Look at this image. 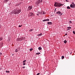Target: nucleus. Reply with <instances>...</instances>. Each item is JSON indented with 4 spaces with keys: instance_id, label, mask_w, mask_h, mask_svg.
Wrapping results in <instances>:
<instances>
[{
    "instance_id": "b1692460",
    "label": "nucleus",
    "mask_w": 75,
    "mask_h": 75,
    "mask_svg": "<svg viewBox=\"0 0 75 75\" xmlns=\"http://www.w3.org/2000/svg\"><path fill=\"white\" fill-rule=\"evenodd\" d=\"M33 49L32 48H31L30 49V51H33Z\"/></svg>"
},
{
    "instance_id": "412c9836",
    "label": "nucleus",
    "mask_w": 75,
    "mask_h": 75,
    "mask_svg": "<svg viewBox=\"0 0 75 75\" xmlns=\"http://www.w3.org/2000/svg\"><path fill=\"white\" fill-rule=\"evenodd\" d=\"M33 29H31L29 30V31L30 32H31V31H33Z\"/></svg>"
},
{
    "instance_id": "f257e3e1",
    "label": "nucleus",
    "mask_w": 75,
    "mask_h": 75,
    "mask_svg": "<svg viewBox=\"0 0 75 75\" xmlns=\"http://www.w3.org/2000/svg\"><path fill=\"white\" fill-rule=\"evenodd\" d=\"M64 4H62L60 3L59 2H56L54 4V6L55 7H59L62 6H63Z\"/></svg>"
},
{
    "instance_id": "bb28decb",
    "label": "nucleus",
    "mask_w": 75,
    "mask_h": 75,
    "mask_svg": "<svg viewBox=\"0 0 75 75\" xmlns=\"http://www.w3.org/2000/svg\"><path fill=\"white\" fill-rule=\"evenodd\" d=\"M64 56H62V59H64Z\"/></svg>"
},
{
    "instance_id": "a211bd4d",
    "label": "nucleus",
    "mask_w": 75,
    "mask_h": 75,
    "mask_svg": "<svg viewBox=\"0 0 75 75\" xmlns=\"http://www.w3.org/2000/svg\"><path fill=\"white\" fill-rule=\"evenodd\" d=\"M3 40V38L0 37V41H1Z\"/></svg>"
},
{
    "instance_id": "7ed1b4c3",
    "label": "nucleus",
    "mask_w": 75,
    "mask_h": 75,
    "mask_svg": "<svg viewBox=\"0 0 75 75\" xmlns=\"http://www.w3.org/2000/svg\"><path fill=\"white\" fill-rule=\"evenodd\" d=\"M56 14H58V16H62V13L60 11H58L56 13Z\"/></svg>"
},
{
    "instance_id": "4468645a",
    "label": "nucleus",
    "mask_w": 75,
    "mask_h": 75,
    "mask_svg": "<svg viewBox=\"0 0 75 75\" xmlns=\"http://www.w3.org/2000/svg\"><path fill=\"white\" fill-rule=\"evenodd\" d=\"M42 35V33H40V34L38 35V36H41Z\"/></svg>"
},
{
    "instance_id": "f03ea898",
    "label": "nucleus",
    "mask_w": 75,
    "mask_h": 75,
    "mask_svg": "<svg viewBox=\"0 0 75 75\" xmlns=\"http://www.w3.org/2000/svg\"><path fill=\"white\" fill-rule=\"evenodd\" d=\"M21 11V10L19 9H16L14 11V12H13V14H19Z\"/></svg>"
},
{
    "instance_id": "aec40b11",
    "label": "nucleus",
    "mask_w": 75,
    "mask_h": 75,
    "mask_svg": "<svg viewBox=\"0 0 75 75\" xmlns=\"http://www.w3.org/2000/svg\"><path fill=\"white\" fill-rule=\"evenodd\" d=\"M41 54V53H40V52H39V53H36V55H39V54Z\"/></svg>"
},
{
    "instance_id": "473e14b6",
    "label": "nucleus",
    "mask_w": 75,
    "mask_h": 75,
    "mask_svg": "<svg viewBox=\"0 0 75 75\" xmlns=\"http://www.w3.org/2000/svg\"><path fill=\"white\" fill-rule=\"evenodd\" d=\"M71 4H74V2H72Z\"/></svg>"
},
{
    "instance_id": "f3484780",
    "label": "nucleus",
    "mask_w": 75,
    "mask_h": 75,
    "mask_svg": "<svg viewBox=\"0 0 75 75\" xmlns=\"http://www.w3.org/2000/svg\"><path fill=\"white\" fill-rule=\"evenodd\" d=\"M67 9H71V8L69 7V6H68L67 7Z\"/></svg>"
},
{
    "instance_id": "a878e982",
    "label": "nucleus",
    "mask_w": 75,
    "mask_h": 75,
    "mask_svg": "<svg viewBox=\"0 0 75 75\" xmlns=\"http://www.w3.org/2000/svg\"><path fill=\"white\" fill-rule=\"evenodd\" d=\"M15 52H18V50H17V49H16L15 50Z\"/></svg>"
},
{
    "instance_id": "ddd939ff",
    "label": "nucleus",
    "mask_w": 75,
    "mask_h": 75,
    "mask_svg": "<svg viewBox=\"0 0 75 75\" xmlns=\"http://www.w3.org/2000/svg\"><path fill=\"white\" fill-rule=\"evenodd\" d=\"M37 4H38L40 3V0H38V1H37Z\"/></svg>"
},
{
    "instance_id": "4c0bfd02",
    "label": "nucleus",
    "mask_w": 75,
    "mask_h": 75,
    "mask_svg": "<svg viewBox=\"0 0 75 75\" xmlns=\"http://www.w3.org/2000/svg\"><path fill=\"white\" fill-rule=\"evenodd\" d=\"M42 2V0H41L40 1V2Z\"/></svg>"
},
{
    "instance_id": "9b49d317",
    "label": "nucleus",
    "mask_w": 75,
    "mask_h": 75,
    "mask_svg": "<svg viewBox=\"0 0 75 75\" xmlns=\"http://www.w3.org/2000/svg\"><path fill=\"white\" fill-rule=\"evenodd\" d=\"M38 13L37 14V16H39V14H40V15H41V12H38Z\"/></svg>"
},
{
    "instance_id": "4be33fe9",
    "label": "nucleus",
    "mask_w": 75,
    "mask_h": 75,
    "mask_svg": "<svg viewBox=\"0 0 75 75\" xmlns=\"http://www.w3.org/2000/svg\"><path fill=\"white\" fill-rule=\"evenodd\" d=\"M69 23H70V24H71L72 23V21H70L69 22Z\"/></svg>"
},
{
    "instance_id": "2eb2a0df",
    "label": "nucleus",
    "mask_w": 75,
    "mask_h": 75,
    "mask_svg": "<svg viewBox=\"0 0 75 75\" xmlns=\"http://www.w3.org/2000/svg\"><path fill=\"white\" fill-rule=\"evenodd\" d=\"M39 50H42V48L41 47H40L38 48Z\"/></svg>"
},
{
    "instance_id": "72a5a7b5",
    "label": "nucleus",
    "mask_w": 75,
    "mask_h": 75,
    "mask_svg": "<svg viewBox=\"0 0 75 75\" xmlns=\"http://www.w3.org/2000/svg\"><path fill=\"white\" fill-rule=\"evenodd\" d=\"M42 21L44 22V21H46V19H45L43 20Z\"/></svg>"
},
{
    "instance_id": "39448f33",
    "label": "nucleus",
    "mask_w": 75,
    "mask_h": 75,
    "mask_svg": "<svg viewBox=\"0 0 75 75\" xmlns=\"http://www.w3.org/2000/svg\"><path fill=\"white\" fill-rule=\"evenodd\" d=\"M33 8V6H28V10H31V9H32V8Z\"/></svg>"
},
{
    "instance_id": "ea45409f",
    "label": "nucleus",
    "mask_w": 75,
    "mask_h": 75,
    "mask_svg": "<svg viewBox=\"0 0 75 75\" xmlns=\"http://www.w3.org/2000/svg\"><path fill=\"white\" fill-rule=\"evenodd\" d=\"M1 28V25H0V28Z\"/></svg>"
},
{
    "instance_id": "6e6552de",
    "label": "nucleus",
    "mask_w": 75,
    "mask_h": 75,
    "mask_svg": "<svg viewBox=\"0 0 75 75\" xmlns=\"http://www.w3.org/2000/svg\"><path fill=\"white\" fill-rule=\"evenodd\" d=\"M23 39H24V37H22L19 39V41H22Z\"/></svg>"
},
{
    "instance_id": "dca6fc26",
    "label": "nucleus",
    "mask_w": 75,
    "mask_h": 75,
    "mask_svg": "<svg viewBox=\"0 0 75 75\" xmlns=\"http://www.w3.org/2000/svg\"><path fill=\"white\" fill-rule=\"evenodd\" d=\"M3 47V44L0 43V47Z\"/></svg>"
},
{
    "instance_id": "a19ab883",
    "label": "nucleus",
    "mask_w": 75,
    "mask_h": 75,
    "mask_svg": "<svg viewBox=\"0 0 75 75\" xmlns=\"http://www.w3.org/2000/svg\"><path fill=\"white\" fill-rule=\"evenodd\" d=\"M71 53H72V52H71V53H70V54H71Z\"/></svg>"
},
{
    "instance_id": "58836bf2",
    "label": "nucleus",
    "mask_w": 75,
    "mask_h": 75,
    "mask_svg": "<svg viewBox=\"0 0 75 75\" xmlns=\"http://www.w3.org/2000/svg\"><path fill=\"white\" fill-rule=\"evenodd\" d=\"M65 35H67V33L65 34Z\"/></svg>"
},
{
    "instance_id": "423d86ee",
    "label": "nucleus",
    "mask_w": 75,
    "mask_h": 75,
    "mask_svg": "<svg viewBox=\"0 0 75 75\" xmlns=\"http://www.w3.org/2000/svg\"><path fill=\"white\" fill-rule=\"evenodd\" d=\"M70 7L71 8H75V4H72L70 5Z\"/></svg>"
},
{
    "instance_id": "0eeeda50",
    "label": "nucleus",
    "mask_w": 75,
    "mask_h": 75,
    "mask_svg": "<svg viewBox=\"0 0 75 75\" xmlns=\"http://www.w3.org/2000/svg\"><path fill=\"white\" fill-rule=\"evenodd\" d=\"M41 13L42 15V14H46V13L44 11H41Z\"/></svg>"
},
{
    "instance_id": "20e7f679",
    "label": "nucleus",
    "mask_w": 75,
    "mask_h": 75,
    "mask_svg": "<svg viewBox=\"0 0 75 75\" xmlns=\"http://www.w3.org/2000/svg\"><path fill=\"white\" fill-rule=\"evenodd\" d=\"M29 17H32V16H35V15L34 13H33L32 12H30L29 13Z\"/></svg>"
},
{
    "instance_id": "c756f323",
    "label": "nucleus",
    "mask_w": 75,
    "mask_h": 75,
    "mask_svg": "<svg viewBox=\"0 0 75 75\" xmlns=\"http://www.w3.org/2000/svg\"><path fill=\"white\" fill-rule=\"evenodd\" d=\"M23 62H26V60H25L24 61H23Z\"/></svg>"
},
{
    "instance_id": "393cba45",
    "label": "nucleus",
    "mask_w": 75,
    "mask_h": 75,
    "mask_svg": "<svg viewBox=\"0 0 75 75\" xmlns=\"http://www.w3.org/2000/svg\"><path fill=\"white\" fill-rule=\"evenodd\" d=\"M6 72H7V73H9L10 72V71H6Z\"/></svg>"
},
{
    "instance_id": "6ab92c4d",
    "label": "nucleus",
    "mask_w": 75,
    "mask_h": 75,
    "mask_svg": "<svg viewBox=\"0 0 75 75\" xmlns=\"http://www.w3.org/2000/svg\"><path fill=\"white\" fill-rule=\"evenodd\" d=\"M64 42L65 44H66V43H67V41L66 40H65L64 41Z\"/></svg>"
},
{
    "instance_id": "7c9ffc66",
    "label": "nucleus",
    "mask_w": 75,
    "mask_h": 75,
    "mask_svg": "<svg viewBox=\"0 0 75 75\" xmlns=\"http://www.w3.org/2000/svg\"><path fill=\"white\" fill-rule=\"evenodd\" d=\"M73 34H75V31H73Z\"/></svg>"
},
{
    "instance_id": "f8f14e48",
    "label": "nucleus",
    "mask_w": 75,
    "mask_h": 75,
    "mask_svg": "<svg viewBox=\"0 0 75 75\" xmlns=\"http://www.w3.org/2000/svg\"><path fill=\"white\" fill-rule=\"evenodd\" d=\"M47 24L49 25H52V23L51 22H48Z\"/></svg>"
},
{
    "instance_id": "5701e85b",
    "label": "nucleus",
    "mask_w": 75,
    "mask_h": 75,
    "mask_svg": "<svg viewBox=\"0 0 75 75\" xmlns=\"http://www.w3.org/2000/svg\"><path fill=\"white\" fill-rule=\"evenodd\" d=\"M23 62V65H25V62Z\"/></svg>"
},
{
    "instance_id": "c85d7f7f",
    "label": "nucleus",
    "mask_w": 75,
    "mask_h": 75,
    "mask_svg": "<svg viewBox=\"0 0 75 75\" xmlns=\"http://www.w3.org/2000/svg\"><path fill=\"white\" fill-rule=\"evenodd\" d=\"M49 20H50L48 19H46V21H49Z\"/></svg>"
},
{
    "instance_id": "cd10ccee",
    "label": "nucleus",
    "mask_w": 75,
    "mask_h": 75,
    "mask_svg": "<svg viewBox=\"0 0 75 75\" xmlns=\"http://www.w3.org/2000/svg\"><path fill=\"white\" fill-rule=\"evenodd\" d=\"M57 9V8H55L54 11V13H55L56 11V10Z\"/></svg>"
},
{
    "instance_id": "e433bc0d",
    "label": "nucleus",
    "mask_w": 75,
    "mask_h": 75,
    "mask_svg": "<svg viewBox=\"0 0 75 75\" xmlns=\"http://www.w3.org/2000/svg\"><path fill=\"white\" fill-rule=\"evenodd\" d=\"M1 54H2V53H1V52H0V55H1Z\"/></svg>"
},
{
    "instance_id": "2f4dec72",
    "label": "nucleus",
    "mask_w": 75,
    "mask_h": 75,
    "mask_svg": "<svg viewBox=\"0 0 75 75\" xmlns=\"http://www.w3.org/2000/svg\"><path fill=\"white\" fill-rule=\"evenodd\" d=\"M18 27H22V25H19Z\"/></svg>"
},
{
    "instance_id": "f704fd0d",
    "label": "nucleus",
    "mask_w": 75,
    "mask_h": 75,
    "mask_svg": "<svg viewBox=\"0 0 75 75\" xmlns=\"http://www.w3.org/2000/svg\"><path fill=\"white\" fill-rule=\"evenodd\" d=\"M66 2H69V1L67 0H66Z\"/></svg>"
},
{
    "instance_id": "c9c22d12",
    "label": "nucleus",
    "mask_w": 75,
    "mask_h": 75,
    "mask_svg": "<svg viewBox=\"0 0 75 75\" xmlns=\"http://www.w3.org/2000/svg\"><path fill=\"white\" fill-rule=\"evenodd\" d=\"M25 68V66H24L22 67L23 68Z\"/></svg>"
},
{
    "instance_id": "1a4fd4ad",
    "label": "nucleus",
    "mask_w": 75,
    "mask_h": 75,
    "mask_svg": "<svg viewBox=\"0 0 75 75\" xmlns=\"http://www.w3.org/2000/svg\"><path fill=\"white\" fill-rule=\"evenodd\" d=\"M71 29V27H67V30L68 31V30H70Z\"/></svg>"
},
{
    "instance_id": "9d476101",
    "label": "nucleus",
    "mask_w": 75,
    "mask_h": 75,
    "mask_svg": "<svg viewBox=\"0 0 75 75\" xmlns=\"http://www.w3.org/2000/svg\"><path fill=\"white\" fill-rule=\"evenodd\" d=\"M9 0H4V3H7V2H8L9 1Z\"/></svg>"
}]
</instances>
